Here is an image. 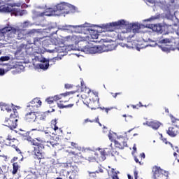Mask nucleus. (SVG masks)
<instances>
[{
	"mask_svg": "<svg viewBox=\"0 0 179 179\" xmlns=\"http://www.w3.org/2000/svg\"><path fill=\"white\" fill-rule=\"evenodd\" d=\"M0 13H10L11 16H24L27 15V10L8 6H0Z\"/></svg>",
	"mask_w": 179,
	"mask_h": 179,
	"instance_id": "f257e3e1",
	"label": "nucleus"
},
{
	"mask_svg": "<svg viewBox=\"0 0 179 179\" xmlns=\"http://www.w3.org/2000/svg\"><path fill=\"white\" fill-rule=\"evenodd\" d=\"M103 29H106L108 31H114V27H117V26H126L129 30H133L134 29V24H129L128 21L124 20H120L117 22L103 24Z\"/></svg>",
	"mask_w": 179,
	"mask_h": 179,
	"instance_id": "f03ea898",
	"label": "nucleus"
},
{
	"mask_svg": "<svg viewBox=\"0 0 179 179\" xmlns=\"http://www.w3.org/2000/svg\"><path fill=\"white\" fill-rule=\"evenodd\" d=\"M82 51L85 52V54H101L106 52V44L94 47L87 45L85 46Z\"/></svg>",
	"mask_w": 179,
	"mask_h": 179,
	"instance_id": "7ed1b4c3",
	"label": "nucleus"
},
{
	"mask_svg": "<svg viewBox=\"0 0 179 179\" xmlns=\"http://www.w3.org/2000/svg\"><path fill=\"white\" fill-rule=\"evenodd\" d=\"M15 33H16V28H13L10 25L7 24L6 27L0 29V40L3 38L6 35L9 38H13Z\"/></svg>",
	"mask_w": 179,
	"mask_h": 179,
	"instance_id": "20e7f679",
	"label": "nucleus"
},
{
	"mask_svg": "<svg viewBox=\"0 0 179 179\" xmlns=\"http://www.w3.org/2000/svg\"><path fill=\"white\" fill-rule=\"evenodd\" d=\"M31 143L34 147V155H35V159H38V160H41V159H44V155H43V153L41 152V149L44 148V145L40 143H37L36 140L32 139L31 140Z\"/></svg>",
	"mask_w": 179,
	"mask_h": 179,
	"instance_id": "39448f33",
	"label": "nucleus"
},
{
	"mask_svg": "<svg viewBox=\"0 0 179 179\" xmlns=\"http://www.w3.org/2000/svg\"><path fill=\"white\" fill-rule=\"evenodd\" d=\"M154 179H167L169 177V172L160 169L159 166H155L152 169Z\"/></svg>",
	"mask_w": 179,
	"mask_h": 179,
	"instance_id": "423d86ee",
	"label": "nucleus"
},
{
	"mask_svg": "<svg viewBox=\"0 0 179 179\" xmlns=\"http://www.w3.org/2000/svg\"><path fill=\"white\" fill-rule=\"evenodd\" d=\"M33 16L32 19H37V17H43V16H52L55 15V10L49 8L46 12H40L35 10H32Z\"/></svg>",
	"mask_w": 179,
	"mask_h": 179,
	"instance_id": "0eeeda50",
	"label": "nucleus"
},
{
	"mask_svg": "<svg viewBox=\"0 0 179 179\" xmlns=\"http://www.w3.org/2000/svg\"><path fill=\"white\" fill-rule=\"evenodd\" d=\"M66 167H71V171H68L66 176L69 179H76L79 169L77 166H71V164H66Z\"/></svg>",
	"mask_w": 179,
	"mask_h": 179,
	"instance_id": "6e6552de",
	"label": "nucleus"
},
{
	"mask_svg": "<svg viewBox=\"0 0 179 179\" xmlns=\"http://www.w3.org/2000/svg\"><path fill=\"white\" fill-rule=\"evenodd\" d=\"M77 27H89V24L85 23L81 25H63L59 27V30L72 31L73 29H77Z\"/></svg>",
	"mask_w": 179,
	"mask_h": 179,
	"instance_id": "1a4fd4ad",
	"label": "nucleus"
},
{
	"mask_svg": "<svg viewBox=\"0 0 179 179\" xmlns=\"http://www.w3.org/2000/svg\"><path fill=\"white\" fill-rule=\"evenodd\" d=\"M5 127H8L11 131H13L17 127V120L5 119Z\"/></svg>",
	"mask_w": 179,
	"mask_h": 179,
	"instance_id": "9d476101",
	"label": "nucleus"
},
{
	"mask_svg": "<svg viewBox=\"0 0 179 179\" xmlns=\"http://www.w3.org/2000/svg\"><path fill=\"white\" fill-rule=\"evenodd\" d=\"M49 59H46L44 57H41L40 58L39 61H40V62H42V63L38 64L40 69H43V71H47V69H48V68L50 66Z\"/></svg>",
	"mask_w": 179,
	"mask_h": 179,
	"instance_id": "9b49d317",
	"label": "nucleus"
},
{
	"mask_svg": "<svg viewBox=\"0 0 179 179\" xmlns=\"http://www.w3.org/2000/svg\"><path fill=\"white\" fill-rule=\"evenodd\" d=\"M41 100L39 98H34L29 103H28L27 107H31L30 110L32 108L36 110V108H38L41 106Z\"/></svg>",
	"mask_w": 179,
	"mask_h": 179,
	"instance_id": "f8f14e48",
	"label": "nucleus"
},
{
	"mask_svg": "<svg viewBox=\"0 0 179 179\" xmlns=\"http://www.w3.org/2000/svg\"><path fill=\"white\" fill-rule=\"evenodd\" d=\"M66 8H68V3L62 2L60 3H58L54 8H51L55 10V14L53 16H57V13L58 10H64L65 12L66 10Z\"/></svg>",
	"mask_w": 179,
	"mask_h": 179,
	"instance_id": "ddd939ff",
	"label": "nucleus"
},
{
	"mask_svg": "<svg viewBox=\"0 0 179 179\" xmlns=\"http://www.w3.org/2000/svg\"><path fill=\"white\" fill-rule=\"evenodd\" d=\"M159 48L164 52L169 54L170 51H175V50H179L178 48H174L172 45H158Z\"/></svg>",
	"mask_w": 179,
	"mask_h": 179,
	"instance_id": "4468645a",
	"label": "nucleus"
},
{
	"mask_svg": "<svg viewBox=\"0 0 179 179\" xmlns=\"http://www.w3.org/2000/svg\"><path fill=\"white\" fill-rule=\"evenodd\" d=\"M37 118V116L36 115V112H30L29 113H27L25 115V120L28 121V122H34Z\"/></svg>",
	"mask_w": 179,
	"mask_h": 179,
	"instance_id": "2eb2a0df",
	"label": "nucleus"
},
{
	"mask_svg": "<svg viewBox=\"0 0 179 179\" xmlns=\"http://www.w3.org/2000/svg\"><path fill=\"white\" fill-rule=\"evenodd\" d=\"M166 134L171 136V138H176L178 134V130L176 129V127H169Z\"/></svg>",
	"mask_w": 179,
	"mask_h": 179,
	"instance_id": "dca6fc26",
	"label": "nucleus"
},
{
	"mask_svg": "<svg viewBox=\"0 0 179 179\" xmlns=\"http://www.w3.org/2000/svg\"><path fill=\"white\" fill-rule=\"evenodd\" d=\"M67 7L68 8H66V10L64 11V13L66 15L69 13H75V12H76V7L75 6L67 3Z\"/></svg>",
	"mask_w": 179,
	"mask_h": 179,
	"instance_id": "f3484780",
	"label": "nucleus"
},
{
	"mask_svg": "<svg viewBox=\"0 0 179 179\" xmlns=\"http://www.w3.org/2000/svg\"><path fill=\"white\" fill-rule=\"evenodd\" d=\"M114 143H115V148H117L118 149H124V148H127V146H128L127 141H122L121 143L118 141L114 140Z\"/></svg>",
	"mask_w": 179,
	"mask_h": 179,
	"instance_id": "a211bd4d",
	"label": "nucleus"
},
{
	"mask_svg": "<svg viewBox=\"0 0 179 179\" xmlns=\"http://www.w3.org/2000/svg\"><path fill=\"white\" fill-rule=\"evenodd\" d=\"M160 125H162V123L158 121H152L148 123V127H150V128H152V129H155V131L160 128Z\"/></svg>",
	"mask_w": 179,
	"mask_h": 179,
	"instance_id": "6ab92c4d",
	"label": "nucleus"
},
{
	"mask_svg": "<svg viewBox=\"0 0 179 179\" xmlns=\"http://www.w3.org/2000/svg\"><path fill=\"white\" fill-rule=\"evenodd\" d=\"M55 29H57V27L50 26L45 29V33H49L50 34V36H54V34H57V32L58 31V30H55Z\"/></svg>",
	"mask_w": 179,
	"mask_h": 179,
	"instance_id": "aec40b11",
	"label": "nucleus"
},
{
	"mask_svg": "<svg viewBox=\"0 0 179 179\" xmlns=\"http://www.w3.org/2000/svg\"><path fill=\"white\" fill-rule=\"evenodd\" d=\"M0 107L1 111H7V113H10L12 111V108H10V106H8L5 103H0Z\"/></svg>",
	"mask_w": 179,
	"mask_h": 179,
	"instance_id": "412c9836",
	"label": "nucleus"
},
{
	"mask_svg": "<svg viewBox=\"0 0 179 179\" xmlns=\"http://www.w3.org/2000/svg\"><path fill=\"white\" fill-rule=\"evenodd\" d=\"M45 37H35L34 38V45H40L41 43L44 41Z\"/></svg>",
	"mask_w": 179,
	"mask_h": 179,
	"instance_id": "4be33fe9",
	"label": "nucleus"
},
{
	"mask_svg": "<svg viewBox=\"0 0 179 179\" xmlns=\"http://www.w3.org/2000/svg\"><path fill=\"white\" fill-rule=\"evenodd\" d=\"M153 30L154 31H157V33L162 34V33H163V26L160 24H156L154 26Z\"/></svg>",
	"mask_w": 179,
	"mask_h": 179,
	"instance_id": "5701e85b",
	"label": "nucleus"
},
{
	"mask_svg": "<svg viewBox=\"0 0 179 179\" xmlns=\"http://www.w3.org/2000/svg\"><path fill=\"white\" fill-rule=\"evenodd\" d=\"M17 117H19V113H17V110L15 108L13 109V113L10 115L9 120H17Z\"/></svg>",
	"mask_w": 179,
	"mask_h": 179,
	"instance_id": "b1692460",
	"label": "nucleus"
},
{
	"mask_svg": "<svg viewBox=\"0 0 179 179\" xmlns=\"http://www.w3.org/2000/svg\"><path fill=\"white\" fill-rule=\"evenodd\" d=\"M20 132L15 130V132H16V134H18L21 136H23V138H27V136H29V134L26 131L22 130V129H20Z\"/></svg>",
	"mask_w": 179,
	"mask_h": 179,
	"instance_id": "393cba45",
	"label": "nucleus"
},
{
	"mask_svg": "<svg viewBox=\"0 0 179 179\" xmlns=\"http://www.w3.org/2000/svg\"><path fill=\"white\" fill-rule=\"evenodd\" d=\"M37 33V29H31L28 31L26 34L27 37H34Z\"/></svg>",
	"mask_w": 179,
	"mask_h": 179,
	"instance_id": "a878e982",
	"label": "nucleus"
},
{
	"mask_svg": "<svg viewBox=\"0 0 179 179\" xmlns=\"http://www.w3.org/2000/svg\"><path fill=\"white\" fill-rule=\"evenodd\" d=\"M115 50V45H105V52H108V51H113Z\"/></svg>",
	"mask_w": 179,
	"mask_h": 179,
	"instance_id": "bb28decb",
	"label": "nucleus"
},
{
	"mask_svg": "<svg viewBox=\"0 0 179 179\" xmlns=\"http://www.w3.org/2000/svg\"><path fill=\"white\" fill-rule=\"evenodd\" d=\"M141 30V25L138 23H133V33H138Z\"/></svg>",
	"mask_w": 179,
	"mask_h": 179,
	"instance_id": "cd10ccee",
	"label": "nucleus"
},
{
	"mask_svg": "<svg viewBox=\"0 0 179 179\" xmlns=\"http://www.w3.org/2000/svg\"><path fill=\"white\" fill-rule=\"evenodd\" d=\"M59 59H62V58L56 57L52 59H49V66H51L55 64V62H57V61H59Z\"/></svg>",
	"mask_w": 179,
	"mask_h": 179,
	"instance_id": "c85d7f7f",
	"label": "nucleus"
},
{
	"mask_svg": "<svg viewBox=\"0 0 179 179\" xmlns=\"http://www.w3.org/2000/svg\"><path fill=\"white\" fill-rule=\"evenodd\" d=\"M10 59V57L9 56H2L0 57V65H6L3 64V62H5V61H9Z\"/></svg>",
	"mask_w": 179,
	"mask_h": 179,
	"instance_id": "c756f323",
	"label": "nucleus"
},
{
	"mask_svg": "<svg viewBox=\"0 0 179 179\" xmlns=\"http://www.w3.org/2000/svg\"><path fill=\"white\" fill-rule=\"evenodd\" d=\"M19 170V164L17 162H15L13 164V174H16L17 171Z\"/></svg>",
	"mask_w": 179,
	"mask_h": 179,
	"instance_id": "7c9ffc66",
	"label": "nucleus"
},
{
	"mask_svg": "<svg viewBox=\"0 0 179 179\" xmlns=\"http://www.w3.org/2000/svg\"><path fill=\"white\" fill-rule=\"evenodd\" d=\"M171 41L169 38L162 39L159 41V44H162V45H168V43H170Z\"/></svg>",
	"mask_w": 179,
	"mask_h": 179,
	"instance_id": "2f4dec72",
	"label": "nucleus"
},
{
	"mask_svg": "<svg viewBox=\"0 0 179 179\" xmlns=\"http://www.w3.org/2000/svg\"><path fill=\"white\" fill-rule=\"evenodd\" d=\"M65 49L62 48V47L57 46L55 48V52H57L58 54H61V52H64Z\"/></svg>",
	"mask_w": 179,
	"mask_h": 179,
	"instance_id": "473e14b6",
	"label": "nucleus"
},
{
	"mask_svg": "<svg viewBox=\"0 0 179 179\" xmlns=\"http://www.w3.org/2000/svg\"><path fill=\"white\" fill-rule=\"evenodd\" d=\"M65 51H76V49L75 48V46H73V45H69L65 48Z\"/></svg>",
	"mask_w": 179,
	"mask_h": 179,
	"instance_id": "72a5a7b5",
	"label": "nucleus"
},
{
	"mask_svg": "<svg viewBox=\"0 0 179 179\" xmlns=\"http://www.w3.org/2000/svg\"><path fill=\"white\" fill-rule=\"evenodd\" d=\"M88 174H89V177H90V178H96V173H97V174H99V171H96L94 172H90V171H87Z\"/></svg>",
	"mask_w": 179,
	"mask_h": 179,
	"instance_id": "f704fd0d",
	"label": "nucleus"
},
{
	"mask_svg": "<svg viewBox=\"0 0 179 179\" xmlns=\"http://www.w3.org/2000/svg\"><path fill=\"white\" fill-rule=\"evenodd\" d=\"M47 113H50V110H48L47 112H44L41 115L40 120L41 121H44L47 117Z\"/></svg>",
	"mask_w": 179,
	"mask_h": 179,
	"instance_id": "c9c22d12",
	"label": "nucleus"
},
{
	"mask_svg": "<svg viewBox=\"0 0 179 179\" xmlns=\"http://www.w3.org/2000/svg\"><path fill=\"white\" fill-rule=\"evenodd\" d=\"M113 135L117 136V133H114V132L110 131L109 134H108V138H109L110 141H111V142H113V141H114V138H113Z\"/></svg>",
	"mask_w": 179,
	"mask_h": 179,
	"instance_id": "e433bc0d",
	"label": "nucleus"
},
{
	"mask_svg": "<svg viewBox=\"0 0 179 179\" xmlns=\"http://www.w3.org/2000/svg\"><path fill=\"white\" fill-rule=\"evenodd\" d=\"M45 101H47L48 104H52L55 101L54 97H49L45 99Z\"/></svg>",
	"mask_w": 179,
	"mask_h": 179,
	"instance_id": "4c0bfd02",
	"label": "nucleus"
},
{
	"mask_svg": "<svg viewBox=\"0 0 179 179\" xmlns=\"http://www.w3.org/2000/svg\"><path fill=\"white\" fill-rule=\"evenodd\" d=\"M3 143H5V140L2 136H0V148H3Z\"/></svg>",
	"mask_w": 179,
	"mask_h": 179,
	"instance_id": "58836bf2",
	"label": "nucleus"
},
{
	"mask_svg": "<svg viewBox=\"0 0 179 179\" xmlns=\"http://www.w3.org/2000/svg\"><path fill=\"white\" fill-rule=\"evenodd\" d=\"M85 89H86V85H85V82L83 80L81 81V91L84 92Z\"/></svg>",
	"mask_w": 179,
	"mask_h": 179,
	"instance_id": "ea45409f",
	"label": "nucleus"
},
{
	"mask_svg": "<svg viewBox=\"0 0 179 179\" xmlns=\"http://www.w3.org/2000/svg\"><path fill=\"white\" fill-rule=\"evenodd\" d=\"M12 148L15 149V150H16V152H17V153L22 154V151H20V149H19V148H17L15 145H12Z\"/></svg>",
	"mask_w": 179,
	"mask_h": 179,
	"instance_id": "a19ab883",
	"label": "nucleus"
},
{
	"mask_svg": "<svg viewBox=\"0 0 179 179\" xmlns=\"http://www.w3.org/2000/svg\"><path fill=\"white\" fill-rule=\"evenodd\" d=\"M170 117L171 120V122H173V124L176 123L177 120L178 121V119H176V117H174L173 115H170Z\"/></svg>",
	"mask_w": 179,
	"mask_h": 179,
	"instance_id": "79ce46f5",
	"label": "nucleus"
},
{
	"mask_svg": "<svg viewBox=\"0 0 179 179\" xmlns=\"http://www.w3.org/2000/svg\"><path fill=\"white\" fill-rule=\"evenodd\" d=\"M71 146L75 148V149H78V148H79V146L78 145V143H74V142H71Z\"/></svg>",
	"mask_w": 179,
	"mask_h": 179,
	"instance_id": "37998d69",
	"label": "nucleus"
},
{
	"mask_svg": "<svg viewBox=\"0 0 179 179\" xmlns=\"http://www.w3.org/2000/svg\"><path fill=\"white\" fill-rule=\"evenodd\" d=\"M55 101H57V100H59L61 99V95H55L54 97H53Z\"/></svg>",
	"mask_w": 179,
	"mask_h": 179,
	"instance_id": "c03bdc74",
	"label": "nucleus"
},
{
	"mask_svg": "<svg viewBox=\"0 0 179 179\" xmlns=\"http://www.w3.org/2000/svg\"><path fill=\"white\" fill-rule=\"evenodd\" d=\"M24 24V26H33V24H31L30 21H25Z\"/></svg>",
	"mask_w": 179,
	"mask_h": 179,
	"instance_id": "a18cd8bd",
	"label": "nucleus"
},
{
	"mask_svg": "<svg viewBox=\"0 0 179 179\" xmlns=\"http://www.w3.org/2000/svg\"><path fill=\"white\" fill-rule=\"evenodd\" d=\"M134 160H135L136 163H139L140 166H142V164H143V163L139 162V159H138V158L136 157H134Z\"/></svg>",
	"mask_w": 179,
	"mask_h": 179,
	"instance_id": "49530a36",
	"label": "nucleus"
},
{
	"mask_svg": "<svg viewBox=\"0 0 179 179\" xmlns=\"http://www.w3.org/2000/svg\"><path fill=\"white\" fill-rule=\"evenodd\" d=\"M64 87H65V89H71L72 87V85L65 84Z\"/></svg>",
	"mask_w": 179,
	"mask_h": 179,
	"instance_id": "de8ad7c7",
	"label": "nucleus"
},
{
	"mask_svg": "<svg viewBox=\"0 0 179 179\" xmlns=\"http://www.w3.org/2000/svg\"><path fill=\"white\" fill-rule=\"evenodd\" d=\"M5 75V70L0 69V76H3Z\"/></svg>",
	"mask_w": 179,
	"mask_h": 179,
	"instance_id": "09e8293b",
	"label": "nucleus"
},
{
	"mask_svg": "<svg viewBox=\"0 0 179 179\" xmlns=\"http://www.w3.org/2000/svg\"><path fill=\"white\" fill-rule=\"evenodd\" d=\"M51 124L53 126L57 125V119H55L51 121Z\"/></svg>",
	"mask_w": 179,
	"mask_h": 179,
	"instance_id": "8fccbe9b",
	"label": "nucleus"
},
{
	"mask_svg": "<svg viewBox=\"0 0 179 179\" xmlns=\"http://www.w3.org/2000/svg\"><path fill=\"white\" fill-rule=\"evenodd\" d=\"M0 179H8V178H6V175H5V173H3L0 175Z\"/></svg>",
	"mask_w": 179,
	"mask_h": 179,
	"instance_id": "3c124183",
	"label": "nucleus"
},
{
	"mask_svg": "<svg viewBox=\"0 0 179 179\" xmlns=\"http://www.w3.org/2000/svg\"><path fill=\"white\" fill-rule=\"evenodd\" d=\"M59 108H66V106H64V104L58 103Z\"/></svg>",
	"mask_w": 179,
	"mask_h": 179,
	"instance_id": "603ef678",
	"label": "nucleus"
},
{
	"mask_svg": "<svg viewBox=\"0 0 179 179\" xmlns=\"http://www.w3.org/2000/svg\"><path fill=\"white\" fill-rule=\"evenodd\" d=\"M2 174H5V170L2 169L1 167H0V176Z\"/></svg>",
	"mask_w": 179,
	"mask_h": 179,
	"instance_id": "864d4df0",
	"label": "nucleus"
},
{
	"mask_svg": "<svg viewBox=\"0 0 179 179\" xmlns=\"http://www.w3.org/2000/svg\"><path fill=\"white\" fill-rule=\"evenodd\" d=\"M1 170H5V174L8 171V169H6V166H3L1 167Z\"/></svg>",
	"mask_w": 179,
	"mask_h": 179,
	"instance_id": "5fc2aeb1",
	"label": "nucleus"
},
{
	"mask_svg": "<svg viewBox=\"0 0 179 179\" xmlns=\"http://www.w3.org/2000/svg\"><path fill=\"white\" fill-rule=\"evenodd\" d=\"M156 45H158L157 43H155L154 45L153 44L148 45L147 47H156Z\"/></svg>",
	"mask_w": 179,
	"mask_h": 179,
	"instance_id": "6e6d98bb",
	"label": "nucleus"
},
{
	"mask_svg": "<svg viewBox=\"0 0 179 179\" xmlns=\"http://www.w3.org/2000/svg\"><path fill=\"white\" fill-rule=\"evenodd\" d=\"M92 38H99V34H92L91 35Z\"/></svg>",
	"mask_w": 179,
	"mask_h": 179,
	"instance_id": "4d7b16f0",
	"label": "nucleus"
},
{
	"mask_svg": "<svg viewBox=\"0 0 179 179\" xmlns=\"http://www.w3.org/2000/svg\"><path fill=\"white\" fill-rule=\"evenodd\" d=\"M47 52H50V54L52 53V52H55V48L52 49V50H48Z\"/></svg>",
	"mask_w": 179,
	"mask_h": 179,
	"instance_id": "13d9d810",
	"label": "nucleus"
},
{
	"mask_svg": "<svg viewBox=\"0 0 179 179\" xmlns=\"http://www.w3.org/2000/svg\"><path fill=\"white\" fill-rule=\"evenodd\" d=\"M140 156L142 159H145V157H146V155H145L144 152H142L141 154H140Z\"/></svg>",
	"mask_w": 179,
	"mask_h": 179,
	"instance_id": "bf43d9fd",
	"label": "nucleus"
},
{
	"mask_svg": "<svg viewBox=\"0 0 179 179\" xmlns=\"http://www.w3.org/2000/svg\"><path fill=\"white\" fill-rule=\"evenodd\" d=\"M134 178L138 179V172L137 171H134Z\"/></svg>",
	"mask_w": 179,
	"mask_h": 179,
	"instance_id": "052dcab7",
	"label": "nucleus"
},
{
	"mask_svg": "<svg viewBox=\"0 0 179 179\" xmlns=\"http://www.w3.org/2000/svg\"><path fill=\"white\" fill-rule=\"evenodd\" d=\"M16 160H17V157H14L12 159L11 162H16Z\"/></svg>",
	"mask_w": 179,
	"mask_h": 179,
	"instance_id": "680f3d73",
	"label": "nucleus"
},
{
	"mask_svg": "<svg viewBox=\"0 0 179 179\" xmlns=\"http://www.w3.org/2000/svg\"><path fill=\"white\" fill-rule=\"evenodd\" d=\"M122 47H127V48H131V47H129L127 43L123 44Z\"/></svg>",
	"mask_w": 179,
	"mask_h": 179,
	"instance_id": "e2e57ef3",
	"label": "nucleus"
},
{
	"mask_svg": "<svg viewBox=\"0 0 179 179\" xmlns=\"http://www.w3.org/2000/svg\"><path fill=\"white\" fill-rule=\"evenodd\" d=\"M133 150H134V152H136V144L134 145Z\"/></svg>",
	"mask_w": 179,
	"mask_h": 179,
	"instance_id": "0e129e2a",
	"label": "nucleus"
},
{
	"mask_svg": "<svg viewBox=\"0 0 179 179\" xmlns=\"http://www.w3.org/2000/svg\"><path fill=\"white\" fill-rule=\"evenodd\" d=\"M101 156H106V151L103 150V151L101 152Z\"/></svg>",
	"mask_w": 179,
	"mask_h": 179,
	"instance_id": "69168bd1",
	"label": "nucleus"
},
{
	"mask_svg": "<svg viewBox=\"0 0 179 179\" xmlns=\"http://www.w3.org/2000/svg\"><path fill=\"white\" fill-rule=\"evenodd\" d=\"M113 179H120V178H118V176L115 175L113 176Z\"/></svg>",
	"mask_w": 179,
	"mask_h": 179,
	"instance_id": "338daca9",
	"label": "nucleus"
},
{
	"mask_svg": "<svg viewBox=\"0 0 179 179\" xmlns=\"http://www.w3.org/2000/svg\"><path fill=\"white\" fill-rule=\"evenodd\" d=\"M127 177H128V179H134V178L131 177L130 174H128Z\"/></svg>",
	"mask_w": 179,
	"mask_h": 179,
	"instance_id": "774afa93",
	"label": "nucleus"
}]
</instances>
